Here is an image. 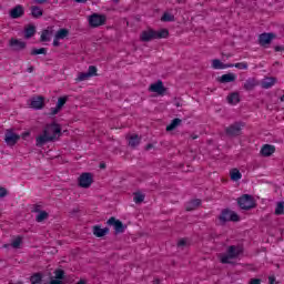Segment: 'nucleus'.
I'll return each instance as SVG.
<instances>
[{
	"label": "nucleus",
	"mask_w": 284,
	"mask_h": 284,
	"mask_svg": "<svg viewBox=\"0 0 284 284\" xmlns=\"http://www.w3.org/2000/svg\"><path fill=\"white\" fill-rule=\"evenodd\" d=\"M276 78L274 77H270V78H264L262 80V88L264 90H270V88H274V85H276Z\"/></svg>",
	"instance_id": "nucleus-17"
},
{
	"label": "nucleus",
	"mask_w": 284,
	"mask_h": 284,
	"mask_svg": "<svg viewBox=\"0 0 284 284\" xmlns=\"http://www.w3.org/2000/svg\"><path fill=\"white\" fill-rule=\"evenodd\" d=\"M26 14V10L23 9V6L18 4L14 8H12L9 12V17L11 19H21Z\"/></svg>",
	"instance_id": "nucleus-11"
},
{
	"label": "nucleus",
	"mask_w": 284,
	"mask_h": 284,
	"mask_svg": "<svg viewBox=\"0 0 284 284\" xmlns=\"http://www.w3.org/2000/svg\"><path fill=\"white\" fill-rule=\"evenodd\" d=\"M108 225L113 227L114 234H123V232H125V225H123V222H121V220H116L115 217H110L108 220Z\"/></svg>",
	"instance_id": "nucleus-6"
},
{
	"label": "nucleus",
	"mask_w": 284,
	"mask_h": 284,
	"mask_svg": "<svg viewBox=\"0 0 284 284\" xmlns=\"http://www.w3.org/2000/svg\"><path fill=\"white\" fill-rule=\"evenodd\" d=\"M93 234L94 236H97L98 239H101L102 236H105L108 234V229H101V226L95 225L93 226Z\"/></svg>",
	"instance_id": "nucleus-21"
},
{
	"label": "nucleus",
	"mask_w": 284,
	"mask_h": 284,
	"mask_svg": "<svg viewBox=\"0 0 284 284\" xmlns=\"http://www.w3.org/2000/svg\"><path fill=\"white\" fill-rule=\"evenodd\" d=\"M59 112H61V109H59V106L51 108V114H52V116H54L55 114H59Z\"/></svg>",
	"instance_id": "nucleus-43"
},
{
	"label": "nucleus",
	"mask_w": 284,
	"mask_h": 284,
	"mask_svg": "<svg viewBox=\"0 0 284 284\" xmlns=\"http://www.w3.org/2000/svg\"><path fill=\"white\" fill-rule=\"evenodd\" d=\"M258 85V80H256V78H248L245 82H244V90H246V92H252V90H254V88H257Z\"/></svg>",
	"instance_id": "nucleus-14"
},
{
	"label": "nucleus",
	"mask_w": 284,
	"mask_h": 284,
	"mask_svg": "<svg viewBox=\"0 0 284 284\" xmlns=\"http://www.w3.org/2000/svg\"><path fill=\"white\" fill-rule=\"evenodd\" d=\"M187 242H185V240H180L178 243V247H183L184 245H186Z\"/></svg>",
	"instance_id": "nucleus-46"
},
{
	"label": "nucleus",
	"mask_w": 284,
	"mask_h": 284,
	"mask_svg": "<svg viewBox=\"0 0 284 284\" xmlns=\"http://www.w3.org/2000/svg\"><path fill=\"white\" fill-rule=\"evenodd\" d=\"M92 77H97V67L94 65H90L87 72L79 73L75 81H88V79H92Z\"/></svg>",
	"instance_id": "nucleus-7"
},
{
	"label": "nucleus",
	"mask_w": 284,
	"mask_h": 284,
	"mask_svg": "<svg viewBox=\"0 0 284 284\" xmlns=\"http://www.w3.org/2000/svg\"><path fill=\"white\" fill-rule=\"evenodd\" d=\"M139 143H141V138H139L138 134H133V135L130 136L129 145L131 148H136V145H139Z\"/></svg>",
	"instance_id": "nucleus-26"
},
{
	"label": "nucleus",
	"mask_w": 284,
	"mask_h": 284,
	"mask_svg": "<svg viewBox=\"0 0 284 284\" xmlns=\"http://www.w3.org/2000/svg\"><path fill=\"white\" fill-rule=\"evenodd\" d=\"M48 50H45V48H40V49H33L31 51L32 55H37V54H47Z\"/></svg>",
	"instance_id": "nucleus-38"
},
{
	"label": "nucleus",
	"mask_w": 284,
	"mask_h": 284,
	"mask_svg": "<svg viewBox=\"0 0 284 284\" xmlns=\"http://www.w3.org/2000/svg\"><path fill=\"white\" fill-rule=\"evenodd\" d=\"M150 92H156V94H165V87L162 81H158L150 85Z\"/></svg>",
	"instance_id": "nucleus-15"
},
{
	"label": "nucleus",
	"mask_w": 284,
	"mask_h": 284,
	"mask_svg": "<svg viewBox=\"0 0 284 284\" xmlns=\"http://www.w3.org/2000/svg\"><path fill=\"white\" fill-rule=\"evenodd\" d=\"M243 175L241 174V171H239V169H233L231 171V181H241V178Z\"/></svg>",
	"instance_id": "nucleus-30"
},
{
	"label": "nucleus",
	"mask_w": 284,
	"mask_h": 284,
	"mask_svg": "<svg viewBox=\"0 0 284 284\" xmlns=\"http://www.w3.org/2000/svg\"><path fill=\"white\" fill-rule=\"evenodd\" d=\"M19 139H20V136L17 135V133H14L12 131H8L4 136V141H6L7 145H16L17 141H19Z\"/></svg>",
	"instance_id": "nucleus-12"
},
{
	"label": "nucleus",
	"mask_w": 284,
	"mask_h": 284,
	"mask_svg": "<svg viewBox=\"0 0 284 284\" xmlns=\"http://www.w3.org/2000/svg\"><path fill=\"white\" fill-rule=\"evenodd\" d=\"M45 219H48V212H45V211H40L38 213V215L36 216L37 223H43V221H45Z\"/></svg>",
	"instance_id": "nucleus-32"
},
{
	"label": "nucleus",
	"mask_w": 284,
	"mask_h": 284,
	"mask_svg": "<svg viewBox=\"0 0 284 284\" xmlns=\"http://www.w3.org/2000/svg\"><path fill=\"white\" fill-rule=\"evenodd\" d=\"M31 14L34 17V19H39V17H43V10H41L39 7H32Z\"/></svg>",
	"instance_id": "nucleus-29"
},
{
	"label": "nucleus",
	"mask_w": 284,
	"mask_h": 284,
	"mask_svg": "<svg viewBox=\"0 0 284 284\" xmlns=\"http://www.w3.org/2000/svg\"><path fill=\"white\" fill-rule=\"evenodd\" d=\"M61 138V125L57 123L47 124L42 131V134L36 138L37 148H43L45 143H53Z\"/></svg>",
	"instance_id": "nucleus-1"
},
{
	"label": "nucleus",
	"mask_w": 284,
	"mask_h": 284,
	"mask_svg": "<svg viewBox=\"0 0 284 284\" xmlns=\"http://www.w3.org/2000/svg\"><path fill=\"white\" fill-rule=\"evenodd\" d=\"M272 39H274V33H262L258 37V43L260 45H270L272 43Z\"/></svg>",
	"instance_id": "nucleus-13"
},
{
	"label": "nucleus",
	"mask_w": 284,
	"mask_h": 284,
	"mask_svg": "<svg viewBox=\"0 0 284 284\" xmlns=\"http://www.w3.org/2000/svg\"><path fill=\"white\" fill-rule=\"evenodd\" d=\"M191 139H193V141H194V140L199 139V135H191Z\"/></svg>",
	"instance_id": "nucleus-54"
},
{
	"label": "nucleus",
	"mask_w": 284,
	"mask_h": 284,
	"mask_svg": "<svg viewBox=\"0 0 284 284\" xmlns=\"http://www.w3.org/2000/svg\"><path fill=\"white\" fill-rule=\"evenodd\" d=\"M248 284H261L260 278H252Z\"/></svg>",
	"instance_id": "nucleus-45"
},
{
	"label": "nucleus",
	"mask_w": 284,
	"mask_h": 284,
	"mask_svg": "<svg viewBox=\"0 0 284 284\" xmlns=\"http://www.w3.org/2000/svg\"><path fill=\"white\" fill-rule=\"evenodd\" d=\"M226 99L227 103H230L231 105H236V103L241 101V97L236 92L231 93Z\"/></svg>",
	"instance_id": "nucleus-23"
},
{
	"label": "nucleus",
	"mask_w": 284,
	"mask_h": 284,
	"mask_svg": "<svg viewBox=\"0 0 284 284\" xmlns=\"http://www.w3.org/2000/svg\"><path fill=\"white\" fill-rule=\"evenodd\" d=\"M36 1V3H45L48 0H34Z\"/></svg>",
	"instance_id": "nucleus-50"
},
{
	"label": "nucleus",
	"mask_w": 284,
	"mask_h": 284,
	"mask_svg": "<svg viewBox=\"0 0 284 284\" xmlns=\"http://www.w3.org/2000/svg\"><path fill=\"white\" fill-rule=\"evenodd\" d=\"M276 283V277L274 275L268 276V284Z\"/></svg>",
	"instance_id": "nucleus-44"
},
{
	"label": "nucleus",
	"mask_w": 284,
	"mask_h": 284,
	"mask_svg": "<svg viewBox=\"0 0 284 284\" xmlns=\"http://www.w3.org/2000/svg\"><path fill=\"white\" fill-rule=\"evenodd\" d=\"M64 272L63 271H61V270H58V271H55V278H63V276H64Z\"/></svg>",
	"instance_id": "nucleus-42"
},
{
	"label": "nucleus",
	"mask_w": 284,
	"mask_h": 284,
	"mask_svg": "<svg viewBox=\"0 0 284 284\" xmlns=\"http://www.w3.org/2000/svg\"><path fill=\"white\" fill-rule=\"evenodd\" d=\"M200 205H201L200 199L193 200L186 205V211L192 212V210H196V207H199Z\"/></svg>",
	"instance_id": "nucleus-27"
},
{
	"label": "nucleus",
	"mask_w": 284,
	"mask_h": 284,
	"mask_svg": "<svg viewBox=\"0 0 284 284\" xmlns=\"http://www.w3.org/2000/svg\"><path fill=\"white\" fill-rule=\"evenodd\" d=\"M50 31L49 30H44L42 31V34H41V41H50Z\"/></svg>",
	"instance_id": "nucleus-40"
},
{
	"label": "nucleus",
	"mask_w": 284,
	"mask_h": 284,
	"mask_svg": "<svg viewBox=\"0 0 284 284\" xmlns=\"http://www.w3.org/2000/svg\"><path fill=\"white\" fill-rule=\"evenodd\" d=\"M237 204L241 210H252L255 206L254 197L250 194H244L237 199Z\"/></svg>",
	"instance_id": "nucleus-5"
},
{
	"label": "nucleus",
	"mask_w": 284,
	"mask_h": 284,
	"mask_svg": "<svg viewBox=\"0 0 284 284\" xmlns=\"http://www.w3.org/2000/svg\"><path fill=\"white\" fill-rule=\"evenodd\" d=\"M36 33H37V28H34V26H29L24 30V38L26 39H31V37H34Z\"/></svg>",
	"instance_id": "nucleus-25"
},
{
	"label": "nucleus",
	"mask_w": 284,
	"mask_h": 284,
	"mask_svg": "<svg viewBox=\"0 0 284 284\" xmlns=\"http://www.w3.org/2000/svg\"><path fill=\"white\" fill-rule=\"evenodd\" d=\"M245 128V123L243 122H235L225 128V134L227 136H241V132Z\"/></svg>",
	"instance_id": "nucleus-4"
},
{
	"label": "nucleus",
	"mask_w": 284,
	"mask_h": 284,
	"mask_svg": "<svg viewBox=\"0 0 284 284\" xmlns=\"http://www.w3.org/2000/svg\"><path fill=\"white\" fill-rule=\"evenodd\" d=\"M26 136H30V133H23V139H26Z\"/></svg>",
	"instance_id": "nucleus-57"
},
{
	"label": "nucleus",
	"mask_w": 284,
	"mask_h": 284,
	"mask_svg": "<svg viewBox=\"0 0 284 284\" xmlns=\"http://www.w3.org/2000/svg\"><path fill=\"white\" fill-rule=\"evenodd\" d=\"M103 23H105V17L103 16L93 13L89 17V26H91V28H99V26H103Z\"/></svg>",
	"instance_id": "nucleus-9"
},
{
	"label": "nucleus",
	"mask_w": 284,
	"mask_h": 284,
	"mask_svg": "<svg viewBox=\"0 0 284 284\" xmlns=\"http://www.w3.org/2000/svg\"><path fill=\"white\" fill-rule=\"evenodd\" d=\"M276 152V148L272 144H264L261 149L262 156H272Z\"/></svg>",
	"instance_id": "nucleus-16"
},
{
	"label": "nucleus",
	"mask_w": 284,
	"mask_h": 284,
	"mask_svg": "<svg viewBox=\"0 0 284 284\" xmlns=\"http://www.w3.org/2000/svg\"><path fill=\"white\" fill-rule=\"evenodd\" d=\"M114 3H119V0H112Z\"/></svg>",
	"instance_id": "nucleus-59"
},
{
	"label": "nucleus",
	"mask_w": 284,
	"mask_h": 284,
	"mask_svg": "<svg viewBox=\"0 0 284 284\" xmlns=\"http://www.w3.org/2000/svg\"><path fill=\"white\" fill-rule=\"evenodd\" d=\"M219 83H234L236 75L234 73H226L217 78Z\"/></svg>",
	"instance_id": "nucleus-18"
},
{
	"label": "nucleus",
	"mask_w": 284,
	"mask_h": 284,
	"mask_svg": "<svg viewBox=\"0 0 284 284\" xmlns=\"http://www.w3.org/2000/svg\"><path fill=\"white\" fill-rule=\"evenodd\" d=\"M146 150H152V144H148Z\"/></svg>",
	"instance_id": "nucleus-55"
},
{
	"label": "nucleus",
	"mask_w": 284,
	"mask_h": 284,
	"mask_svg": "<svg viewBox=\"0 0 284 284\" xmlns=\"http://www.w3.org/2000/svg\"><path fill=\"white\" fill-rule=\"evenodd\" d=\"M21 243H23V237L18 236L11 242V247H13V250H19V247H21Z\"/></svg>",
	"instance_id": "nucleus-31"
},
{
	"label": "nucleus",
	"mask_w": 284,
	"mask_h": 284,
	"mask_svg": "<svg viewBox=\"0 0 284 284\" xmlns=\"http://www.w3.org/2000/svg\"><path fill=\"white\" fill-rule=\"evenodd\" d=\"M77 3H85L88 0H74Z\"/></svg>",
	"instance_id": "nucleus-51"
},
{
	"label": "nucleus",
	"mask_w": 284,
	"mask_h": 284,
	"mask_svg": "<svg viewBox=\"0 0 284 284\" xmlns=\"http://www.w3.org/2000/svg\"><path fill=\"white\" fill-rule=\"evenodd\" d=\"M100 168H101L102 170H105V163L100 164Z\"/></svg>",
	"instance_id": "nucleus-53"
},
{
	"label": "nucleus",
	"mask_w": 284,
	"mask_h": 284,
	"mask_svg": "<svg viewBox=\"0 0 284 284\" xmlns=\"http://www.w3.org/2000/svg\"><path fill=\"white\" fill-rule=\"evenodd\" d=\"M182 120L179 118H175L171 121V123L166 126V132H172V130H176L179 125H181Z\"/></svg>",
	"instance_id": "nucleus-22"
},
{
	"label": "nucleus",
	"mask_w": 284,
	"mask_h": 284,
	"mask_svg": "<svg viewBox=\"0 0 284 284\" xmlns=\"http://www.w3.org/2000/svg\"><path fill=\"white\" fill-rule=\"evenodd\" d=\"M59 41H61V40H60V39H57V36H55V37H54V40H53V45H54V48H57V47L60 45Z\"/></svg>",
	"instance_id": "nucleus-47"
},
{
	"label": "nucleus",
	"mask_w": 284,
	"mask_h": 284,
	"mask_svg": "<svg viewBox=\"0 0 284 284\" xmlns=\"http://www.w3.org/2000/svg\"><path fill=\"white\" fill-rule=\"evenodd\" d=\"M275 214L276 216H281L284 214V202H278L275 207Z\"/></svg>",
	"instance_id": "nucleus-34"
},
{
	"label": "nucleus",
	"mask_w": 284,
	"mask_h": 284,
	"mask_svg": "<svg viewBox=\"0 0 284 284\" xmlns=\"http://www.w3.org/2000/svg\"><path fill=\"white\" fill-rule=\"evenodd\" d=\"M4 247H10V244H4Z\"/></svg>",
	"instance_id": "nucleus-58"
},
{
	"label": "nucleus",
	"mask_w": 284,
	"mask_h": 284,
	"mask_svg": "<svg viewBox=\"0 0 284 284\" xmlns=\"http://www.w3.org/2000/svg\"><path fill=\"white\" fill-rule=\"evenodd\" d=\"M275 52H284V47H275Z\"/></svg>",
	"instance_id": "nucleus-48"
},
{
	"label": "nucleus",
	"mask_w": 284,
	"mask_h": 284,
	"mask_svg": "<svg viewBox=\"0 0 284 284\" xmlns=\"http://www.w3.org/2000/svg\"><path fill=\"white\" fill-rule=\"evenodd\" d=\"M133 201L136 204L143 203V201H145V195H143L142 193H135L134 197H133Z\"/></svg>",
	"instance_id": "nucleus-36"
},
{
	"label": "nucleus",
	"mask_w": 284,
	"mask_h": 284,
	"mask_svg": "<svg viewBox=\"0 0 284 284\" xmlns=\"http://www.w3.org/2000/svg\"><path fill=\"white\" fill-rule=\"evenodd\" d=\"M42 278H43V275L41 273H36L31 276L30 281L32 284H39L41 283Z\"/></svg>",
	"instance_id": "nucleus-33"
},
{
	"label": "nucleus",
	"mask_w": 284,
	"mask_h": 284,
	"mask_svg": "<svg viewBox=\"0 0 284 284\" xmlns=\"http://www.w3.org/2000/svg\"><path fill=\"white\" fill-rule=\"evenodd\" d=\"M8 196V190L6 187H0V199Z\"/></svg>",
	"instance_id": "nucleus-41"
},
{
	"label": "nucleus",
	"mask_w": 284,
	"mask_h": 284,
	"mask_svg": "<svg viewBox=\"0 0 284 284\" xmlns=\"http://www.w3.org/2000/svg\"><path fill=\"white\" fill-rule=\"evenodd\" d=\"M65 103H68V95L59 98L57 103L58 109L62 110Z\"/></svg>",
	"instance_id": "nucleus-35"
},
{
	"label": "nucleus",
	"mask_w": 284,
	"mask_h": 284,
	"mask_svg": "<svg viewBox=\"0 0 284 284\" xmlns=\"http://www.w3.org/2000/svg\"><path fill=\"white\" fill-rule=\"evenodd\" d=\"M78 284H85L84 280H80Z\"/></svg>",
	"instance_id": "nucleus-56"
},
{
	"label": "nucleus",
	"mask_w": 284,
	"mask_h": 284,
	"mask_svg": "<svg viewBox=\"0 0 284 284\" xmlns=\"http://www.w3.org/2000/svg\"><path fill=\"white\" fill-rule=\"evenodd\" d=\"M176 106H178V108H180V106H181V104H180V103H178V104H176Z\"/></svg>",
	"instance_id": "nucleus-60"
},
{
	"label": "nucleus",
	"mask_w": 284,
	"mask_h": 284,
	"mask_svg": "<svg viewBox=\"0 0 284 284\" xmlns=\"http://www.w3.org/2000/svg\"><path fill=\"white\" fill-rule=\"evenodd\" d=\"M34 71V68L33 67H30L29 69H28V72H33Z\"/></svg>",
	"instance_id": "nucleus-52"
},
{
	"label": "nucleus",
	"mask_w": 284,
	"mask_h": 284,
	"mask_svg": "<svg viewBox=\"0 0 284 284\" xmlns=\"http://www.w3.org/2000/svg\"><path fill=\"white\" fill-rule=\"evenodd\" d=\"M10 45L13 48V50L19 51L26 49V42L18 40V39H11Z\"/></svg>",
	"instance_id": "nucleus-20"
},
{
	"label": "nucleus",
	"mask_w": 284,
	"mask_h": 284,
	"mask_svg": "<svg viewBox=\"0 0 284 284\" xmlns=\"http://www.w3.org/2000/svg\"><path fill=\"white\" fill-rule=\"evenodd\" d=\"M219 219L222 223H227V221L236 222V221H239V214H236L235 212H232L230 210H224V211H222Z\"/></svg>",
	"instance_id": "nucleus-8"
},
{
	"label": "nucleus",
	"mask_w": 284,
	"mask_h": 284,
	"mask_svg": "<svg viewBox=\"0 0 284 284\" xmlns=\"http://www.w3.org/2000/svg\"><path fill=\"white\" fill-rule=\"evenodd\" d=\"M234 68H237V70H247L248 64L247 62H239L234 64Z\"/></svg>",
	"instance_id": "nucleus-39"
},
{
	"label": "nucleus",
	"mask_w": 284,
	"mask_h": 284,
	"mask_svg": "<svg viewBox=\"0 0 284 284\" xmlns=\"http://www.w3.org/2000/svg\"><path fill=\"white\" fill-rule=\"evenodd\" d=\"M169 34L170 32L168 31V29H162L160 31L149 29L142 32L141 41L148 43L149 41H152V39H168Z\"/></svg>",
	"instance_id": "nucleus-3"
},
{
	"label": "nucleus",
	"mask_w": 284,
	"mask_h": 284,
	"mask_svg": "<svg viewBox=\"0 0 284 284\" xmlns=\"http://www.w3.org/2000/svg\"><path fill=\"white\" fill-rule=\"evenodd\" d=\"M243 254V246L231 245L226 248V253L220 255V263L223 265H232L234 258H239Z\"/></svg>",
	"instance_id": "nucleus-2"
},
{
	"label": "nucleus",
	"mask_w": 284,
	"mask_h": 284,
	"mask_svg": "<svg viewBox=\"0 0 284 284\" xmlns=\"http://www.w3.org/2000/svg\"><path fill=\"white\" fill-rule=\"evenodd\" d=\"M92 173H82L79 178L80 187H90L92 185Z\"/></svg>",
	"instance_id": "nucleus-10"
},
{
	"label": "nucleus",
	"mask_w": 284,
	"mask_h": 284,
	"mask_svg": "<svg viewBox=\"0 0 284 284\" xmlns=\"http://www.w3.org/2000/svg\"><path fill=\"white\" fill-rule=\"evenodd\" d=\"M227 68H234V64H232V63L224 64V70L227 69Z\"/></svg>",
	"instance_id": "nucleus-49"
},
{
	"label": "nucleus",
	"mask_w": 284,
	"mask_h": 284,
	"mask_svg": "<svg viewBox=\"0 0 284 284\" xmlns=\"http://www.w3.org/2000/svg\"><path fill=\"white\" fill-rule=\"evenodd\" d=\"M30 108H33V110H41L43 109V98L37 97L31 100Z\"/></svg>",
	"instance_id": "nucleus-19"
},
{
	"label": "nucleus",
	"mask_w": 284,
	"mask_h": 284,
	"mask_svg": "<svg viewBox=\"0 0 284 284\" xmlns=\"http://www.w3.org/2000/svg\"><path fill=\"white\" fill-rule=\"evenodd\" d=\"M161 21H165V22L174 21V16L172 13L165 12L161 18Z\"/></svg>",
	"instance_id": "nucleus-37"
},
{
	"label": "nucleus",
	"mask_w": 284,
	"mask_h": 284,
	"mask_svg": "<svg viewBox=\"0 0 284 284\" xmlns=\"http://www.w3.org/2000/svg\"><path fill=\"white\" fill-rule=\"evenodd\" d=\"M69 36H70V30L65 28H62L55 32V38L60 40L67 39V37Z\"/></svg>",
	"instance_id": "nucleus-24"
},
{
	"label": "nucleus",
	"mask_w": 284,
	"mask_h": 284,
	"mask_svg": "<svg viewBox=\"0 0 284 284\" xmlns=\"http://www.w3.org/2000/svg\"><path fill=\"white\" fill-rule=\"evenodd\" d=\"M212 69L213 70H225L224 63L221 62L219 59H214L212 61Z\"/></svg>",
	"instance_id": "nucleus-28"
}]
</instances>
